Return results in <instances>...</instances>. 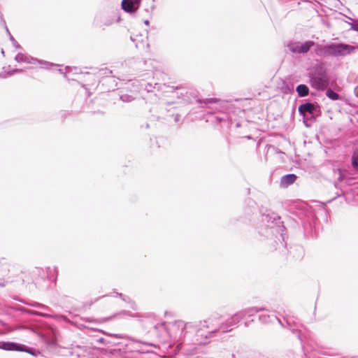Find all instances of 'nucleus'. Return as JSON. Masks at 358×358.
<instances>
[{"label": "nucleus", "mask_w": 358, "mask_h": 358, "mask_svg": "<svg viewBox=\"0 0 358 358\" xmlns=\"http://www.w3.org/2000/svg\"><path fill=\"white\" fill-rule=\"evenodd\" d=\"M220 316L215 315L199 324L185 323L183 321H175L170 327L174 339L177 341L178 350L185 348L188 355H193L196 345H206L210 338L218 331L224 333L231 331L243 320L237 312L224 322H215Z\"/></svg>", "instance_id": "f257e3e1"}, {"label": "nucleus", "mask_w": 358, "mask_h": 358, "mask_svg": "<svg viewBox=\"0 0 358 358\" xmlns=\"http://www.w3.org/2000/svg\"><path fill=\"white\" fill-rule=\"evenodd\" d=\"M357 47L343 43H331L318 48L317 54L324 57H338L350 55Z\"/></svg>", "instance_id": "f03ea898"}, {"label": "nucleus", "mask_w": 358, "mask_h": 358, "mask_svg": "<svg viewBox=\"0 0 358 358\" xmlns=\"http://www.w3.org/2000/svg\"><path fill=\"white\" fill-rule=\"evenodd\" d=\"M262 221L263 222H266L268 224L266 228V236H268L269 234H272L278 241H285L284 232L285 227L282 225V222L280 221V217L273 214L263 215Z\"/></svg>", "instance_id": "7ed1b4c3"}, {"label": "nucleus", "mask_w": 358, "mask_h": 358, "mask_svg": "<svg viewBox=\"0 0 358 358\" xmlns=\"http://www.w3.org/2000/svg\"><path fill=\"white\" fill-rule=\"evenodd\" d=\"M310 84L317 90H323L329 85V78L326 71L320 68L310 73Z\"/></svg>", "instance_id": "20e7f679"}, {"label": "nucleus", "mask_w": 358, "mask_h": 358, "mask_svg": "<svg viewBox=\"0 0 358 358\" xmlns=\"http://www.w3.org/2000/svg\"><path fill=\"white\" fill-rule=\"evenodd\" d=\"M48 269H44L43 268L36 267L34 268L31 273V277L32 280V283L37 288H41L43 287L44 283H47L48 282Z\"/></svg>", "instance_id": "39448f33"}, {"label": "nucleus", "mask_w": 358, "mask_h": 358, "mask_svg": "<svg viewBox=\"0 0 358 358\" xmlns=\"http://www.w3.org/2000/svg\"><path fill=\"white\" fill-rule=\"evenodd\" d=\"M315 45V43L313 41H307L304 43L292 41L288 43L287 48L292 53L304 54L307 53Z\"/></svg>", "instance_id": "423d86ee"}, {"label": "nucleus", "mask_w": 358, "mask_h": 358, "mask_svg": "<svg viewBox=\"0 0 358 358\" xmlns=\"http://www.w3.org/2000/svg\"><path fill=\"white\" fill-rule=\"evenodd\" d=\"M299 113L303 119H305L306 113L314 117L320 115V107L317 103L306 102L299 105Z\"/></svg>", "instance_id": "0eeeda50"}, {"label": "nucleus", "mask_w": 358, "mask_h": 358, "mask_svg": "<svg viewBox=\"0 0 358 358\" xmlns=\"http://www.w3.org/2000/svg\"><path fill=\"white\" fill-rule=\"evenodd\" d=\"M15 60L18 63L24 62V63H27V64H31L38 63L39 64L41 65L42 68H45V69H48L50 66H57L56 64H54L52 63H50V62H48L46 61H43V60H39V59L34 58L30 55H25L23 53H18L15 57Z\"/></svg>", "instance_id": "6e6552de"}, {"label": "nucleus", "mask_w": 358, "mask_h": 358, "mask_svg": "<svg viewBox=\"0 0 358 358\" xmlns=\"http://www.w3.org/2000/svg\"><path fill=\"white\" fill-rule=\"evenodd\" d=\"M0 349L9 351L26 352L32 355H36V352L35 349L27 348L24 345L15 342H1L0 343Z\"/></svg>", "instance_id": "1a4fd4ad"}, {"label": "nucleus", "mask_w": 358, "mask_h": 358, "mask_svg": "<svg viewBox=\"0 0 358 358\" xmlns=\"http://www.w3.org/2000/svg\"><path fill=\"white\" fill-rule=\"evenodd\" d=\"M197 101L203 106L208 107L212 110L222 111L226 108L227 102L216 98H209L203 100L198 99Z\"/></svg>", "instance_id": "9d476101"}, {"label": "nucleus", "mask_w": 358, "mask_h": 358, "mask_svg": "<svg viewBox=\"0 0 358 358\" xmlns=\"http://www.w3.org/2000/svg\"><path fill=\"white\" fill-rule=\"evenodd\" d=\"M22 311L24 313H27L31 315H36V316H41V317H45V318H53L55 320H61L63 321H67L66 317L63 315H60V314H51L49 313H42V312H38L36 310L26 309V308L22 309Z\"/></svg>", "instance_id": "9b49d317"}, {"label": "nucleus", "mask_w": 358, "mask_h": 358, "mask_svg": "<svg viewBox=\"0 0 358 358\" xmlns=\"http://www.w3.org/2000/svg\"><path fill=\"white\" fill-rule=\"evenodd\" d=\"M38 337L48 345H54L56 344L57 339L53 331L50 330L46 333L43 332H36Z\"/></svg>", "instance_id": "f8f14e48"}, {"label": "nucleus", "mask_w": 358, "mask_h": 358, "mask_svg": "<svg viewBox=\"0 0 358 358\" xmlns=\"http://www.w3.org/2000/svg\"><path fill=\"white\" fill-rule=\"evenodd\" d=\"M141 0H122V8L127 13H134L140 6Z\"/></svg>", "instance_id": "ddd939ff"}, {"label": "nucleus", "mask_w": 358, "mask_h": 358, "mask_svg": "<svg viewBox=\"0 0 358 358\" xmlns=\"http://www.w3.org/2000/svg\"><path fill=\"white\" fill-rule=\"evenodd\" d=\"M115 22V20L106 15H99L96 17L94 23L96 26L104 29L106 27L110 26Z\"/></svg>", "instance_id": "4468645a"}, {"label": "nucleus", "mask_w": 358, "mask_h": 358, "mask_svg": "<svg viewBox=\"0 0 358 358\" xmlns=\"http://www.w3.org/2000/svg\"><path fill=\"white\" fill-rule=\"evenodd\" d=\"M265 310L264 308L250 307L238 311L243 320L246 317H252L260 311Z\"/></svg>", "instance_id": "2eb2a0df"}, {"label": "nucleus", "mask_w": 358, "mask_h": 358, "mask_svg": "<svg viewBox=\"0 0 358 358\" xmlns=\"http://www.w3.org/2000/svg\"><path fill=\"white\" fill-rule=\"evenodd\" d=\"M297 178V176L294 173H289L283 176L280 180V185L282 187H287L293 184Z\"/></svg>", "instance_id": "dca6fc26"}, {"label": "nucleus", "mask_w": 358, "mask_h": 358, "mask_svg": "<svg viewBox=\"0 0 358 358\" xmlns=\"http://www.w3.org/2000/svg\"><path fill=\"white\" fill-rule=\"evenodd\" d=\"M271 318H274L275 320H278V322L280 324V325L283 327H285V325L282 323V322L281 321V320H280L279 318H278L275 315H259V320L263 322V323H267V322H272V319Z\"/></svg>", "instance_id": "f3484780"}, {"label": "nucleus", "mask_w": 358, "mask_h": 358, "mask_svg": "<svg viewBox=\"0 0 358 358\" xmlns=\"http://www.w3.org/2000/svg\"><path fill=\"white\" fill-rule=\"evenodd\" d=\"M296 91L298 93L299 96L300 97L306 96L309 94V89L308 86L305 84L299 85L296 88Z\"/></svg>", "instance_id": "a211bd4d"}, {"label": "nucleus", "mask_w": 358, "mask_h": 358, "mask_svg": "<svg viewBox=\"0 0 358 358\" xmlns=\"http://www.w3.org/2000/svg\"><path fill=\"white\" fill-rule=\"evenodd\" d=\"M326 96L329 99H330L331 100H333V101H337V100L341 99V96L337 92H334L331 89H328L326 91Z\"/></svg>", "instance_id": "6ab92c4d"}, {"label": "nucleus", "mask_w": 358, "mask_h": 358, "mask_svg": "<svg viewBox=\"0 0 358 358\" xmlns=\"http://www.w3.org/2000/svg\"><path fill=\"white\" fill-rule=\"evenodd\" d=\"M284 320H285L286 322V324L287 325L291 328V331L292 332L295 334L298 338L301 341H302V338H301V331H299L298 329H294V328H292V322L291 321H289V320L287 319H285L284 318Z\"/></svg>", "instance_id": "aec40b11"}, {"label": "nucleus", "mask_w": 358, "mask_h": 358, "mask_svg": "<svg viewBox=\"0 0 358 358\" xmlns=\"http://www.w3.org/2000/svg\"><path fill=\"white\" fill-rule=\"evenodd\" d=\"M58 71L60 73H64L65 75L67 73H69L71 72H73V71H75V73H77L78 68L77 67L66 66L64 69H59Z\"/></svg>", "instance_id": "412c9836"}, {"label": "nucleus", "mask_w": 358, "mask_h": 358, "mask_svg": "<svg viewBox=\"0 0 358 358\" xmlns=\"http://www.w3.org/2000/svg\"><path fill=\"white\" fill-rule=\"evenodd\" d=\"M23 303L29 306L37 308H47L46 305H44L43 303H38L36 301H27V302L24 301Z\"/></svg>", "instance_id": "4be33fe9"}, {"label": "nucleus", "mask_w": 358, "mask_h": 358, "mask_svg": "<svg viewBox=\"0 0 358 358\" xmlns=\"http://www.w3.org/2000/svg\"><path fill=\"white\" fill-rule=\"evenodd\" d=\"M7 35L9 37V39L10 41L12 42L13 43V45L17 48V49H20L21 48V46L17 42V41L14 38V37L12 36V34H10L9 29H7V31H6Z\"/></svg>", "instance_id": "5701e85b"}, {"label": "nucleus", "mask_w": 358, "mask_h": 358, "mask_svg": "<svg viewBox=\"0 0 358 358\" xmlns=\"http://www.w3.org/2000/svg\"><path fill=\"white\" fill-rule=\"evenodd\" d=\"M120 99L121 101L125 103H129L134 100V97L133 96L127 94H121L120 96Z\"/></svg>", "instance_id": "b1692460"}, {"label": "nucleus", "mask_w": 358, "mask_h": 358, "mask_svg": "<svg viewBox=\"0 0 358 358\" xmlns=\"http://www.w3.org/2000/svg\"><path fill=\"white\" fill-rule=\"evenodd\" d=\"M352 166L355 169L358 171V155L355 157L352 156Z\"/></svg>", "instance_id": "393cba45"}, {"label": "nucleus", "mask_w": 358, "mask_h": 358, "mask_svg": "<svg viewBox=\"0 0 358 358\" xmlns=\"http://www.w3.org/2000/svg\"><path fill=\"white\" fill-rule=\"evenodd\" d=\"M138 37V36H130V39L131 41H132L133 42H136L137 41L136 43H135V46L136 48H138V42L140 41V40H138L137 38ZM140 38H142V35H140L139 36ZM141 41L142 42L143 41V38H141Z\"/></svg>", "instance_id": "a878e982"}, {"label": "nucleus", "mask_w": 358, "mask_h": 358, "mask_svg": "<svg viewBox=\"0 0 358 358\" xmlns=\"http://www.w3.org/2000/svg\"><path fill=\"white\" fill-rule=\"evenodd\" d=\"M171 117H173L174 122L178 123L180 121V115L178 113H172L170 115Z\"/></svg>", "instance_id": "bb28decb"}, {"label": "nucleus", "mask_w": 358, "mask_h": 358, "mask_svg": "<svg viewBox=\"0 0 358 358\" xmlns=\"http://www.w3.org/2000/svg\"><path fill=\"white\" fill-rule=\"evenodd\" d=\"M0 24L4 28L6 31H7V29H8V28L6 25V21L3 19L1 13H0Z\"/></svg>", "instance_id": "cd10ccee"}, {"label": "nucleus", "mask_w": 358, "mask_h": 358, "mask_svg": "<svg viewBox=\"0 0 358 358\" xmlns=\"http://www.w3.org/2000/svg\"><path fill=\"white\" fill-rule=\"evenodd\" d=\"M23 72V70L21 69H13L11 71H8L9 76H13L15 73H21Z\"/></svg>", "instance_id": "c85d7f7f"}, {"label": "nucleus", "mask_w": 358, "mask_h": 358, "mask_svg": "<svg viewBox=\"0 0 358 358\" xmlns=\"http://www.w3.org/2000/svg\"><path fill=\"white\" fill-rule=\"evenodd\" d=\"M351 29L358 32V20L351 24Z\"/></svg>", "instance_id": "c756f323"}, {"label": "nucleus", "mask_w": 358, "mask_h": 358, "mask_svg": "<svg viewBox=\"0 0 358 358\" xmlns=\"http://www.w3.org/2000/svg\"><path fill=\"white\" fill-rule=\"evenodd\" d=\"M100 72L102 75H108L112 73V71L107 68L101 69Z\"/></svg>", "instance_id": "7c9ffc66"}, {"label": "nucleus", "mask_w": 358, "mask_h": 358, "mask_svg": "<svg viewBox=\"0 0 358 358\" xmlns=\"http://www.w3.org/2000/svg\"><path fill=\"white\" fill-rule=\"evenodd\" d=\"M117 296H119L124 301H127V299H129V297L123 296L121 293L117 292Z\"/></svg>", "instance_id": "2f4dec72"}, {"label": "nucleus", "mask_w": 358, "mask_h": 358, "mask_svg": "<svg viewBox=\"0 0 358 358\" xmlns=\"http://www.w3.org/2000/svg\"><path fill=\"white\" fill-rule=\"evenodd\" d=\"M226 117H227V116L225 115L222 116V117H220V116H217L216 117L217 120L219 122H222V121L225 120Z\"/></svg>", "instance_id": "473e14b6"}, {"label": "nucleus", "mask_w": 358, "mask_h": 358, "mask_svg": "<svg viewBox=\"0 0 358 358\" xmlns=\"http://www.w3.org/2000/svg\"><path fill=\"white\" fill-rule=\"evenodd\" d=\"M8 72H1L0 73V78H6L7 76H8Z\"/></svg>", "instance_id": "72a5a7b5"}, {"label": "nucleus", "mask_w": 358, "mask_h": 358, "mask_svg": "<svg viewBox=\"0 0 358 358\" xmlns=\"http://www.w3.org/2000/svg\"><path fill=\"white\" fill-rule=\"evenodd\" d=\"M343 179H344V176L342 174L341 170H339V177L338 178V180L341 182L343 180Z\"/></svg>", "instance_id": "f704fd0d"}, {"label": "nucleus", "mask_w": 358, "mask_h": 358, "mask_svg": "<svg viewBox=\"0 0 358 358\" xmlns=\"http://www.w3.org/2000/svg\"><path fill=\"white\" fill-rule=\"evenodd\" d=\"M142 354H143V352H138L136 353V355L134 356V358H142V357H141V356H142Z\"/></svg>", "instance_id": "c9c22d12"}, {"label": "nucleus", "mask_w": 358, "mask_h": 358, "mask_svg": "<svg viewBox=\"0 0 358 358\" xmlns=\"http://www.w3.org/2000/svg\"><path fill=\"white\" fill-rule=\"evenodd\" d=\"M46 308H41V309L43 310H46L48 312H51L52 311L51 308L49 306H46Z\"/></svg>", "instance_id": "e433bc0d"}, {"label": "nucleus", "mask_w": 358, "mask_h": 358, "mask_svg": "<svg viewBox=\"0 0 358 358\" xmlns=\"http://www.w3.org/2000/svg\"><path fill=\"white\" fill-rule=\"evenodd\" d=\"M108 296V295H103V296H99V297H98V298L95 300V301H98L99 299H101V298H103V297Z\"/></svg>", "instance_id": "4c0bfd02"}, {"label": "nucleus", "mask_w": 358, "mask_h": 358, "mask_svg": "<svg viewBox=\"0 0 358 358\" xmlns=\"http://www.w3.org/2000/svg\"><path fill=\"white\" fill-rule=\"evenodd\" d=\"M144 23H145V24H149V20H145L144 21Z\"/></svg>", "instance_id": "58836bf2"}, {"label": "nucleus", "mask_w": 358, "mask_h": 358, "mask_svg": "<svg viewBox=\"0 0 358 358\" xmlns=\"http://www.w3.org/2000/svg\"><path fill=\"white\" fill-rule=\"evenodd\" d=\"M145 128H147V129H148V128H149V124H148V123H147V124H145Z\"/></svg>", "instance_id": "ea45409f"}, {"label": "nucleus", "mask_w": 358, "mask_h": 358, "mask_svg": "<svg viewBox=\"0 0 358 358\" xmlns=\"http://www.w3.org/2000/svg\"><path fill=\"white\" fill-rule=\"evenodd\" d=\"M245 327H248V322H245Z\"/></svg>", "instance_id": "a19ab883"}, {"label": "nucleus", "mask_w": 358, "mask_h": 358, "mask_svg": "<svg viewBox=\"0 0 358 358\" xmlns=\"http://www.w3.org/2000/svg\"><path fill=\"white\" fill-rule=\"evenodd\" d=\"M335 187L337 188L338 187V184L337 183H335Z\"/></svg>", "instance_id": "79ce46f5"}, {"label": "nucleus", "mask_w": 358, "mask_h": 358, "mask_svg": "<svg viewBox=\"0 0 358 358\" xmlns=\"http://www.w3.org/2000/svg\"><path fill=\"white\" fill-rule=\"evenodd\" d=\"M231 357H232V358H234V357H235L234 354H232V355H231Z\"/></svg>", "instance_id": "37998d69"}, {"label": "nucleus", "mask_w": 358, "mask_h": 358, "mask_svg": "<svg viewBox=\"0 0 358 358\" xmlns=\"http://www.w3.org/2000/svg\"><path fill=\"white\" fill-rule=\"evenodd\" d=\"M1 54H3V55L4 54L3 50H1Z\"/></svg>", "instance_id": "c03bdc74"}, {"label": "nucleus", "mask_w": 358, "mask_h": 358, "mask_svg": "<svg viewBox=\"0 0 358 358\" xmlns=\"http://www.w3.org/2000/svg\"><path fill=\"white\" fill-rule=\"evenodd\" d=\"M166 110H167L168 112H169V111L171 110V109H170V108H166Z\"/></svg>", "instance_id": "a18cd8bd"}, {"label": "nucleus", "mask_w": 358, "mask_h": 358, "mask_svg": "<svg viewBox=\"0 0 358 358\" xmlns=\"http://www.w3.org/2000/svg\"><path fill=\"white\" fill-rule=\"evenodd\" d=\"M132 309H136V308L132 305L131 306Z\"/></svg>", "instance_id": "49530a36"}, {"label": "nucleus", "mask_w": 358, "mask_h": 358, "mask_svg": "<svg viewBox=\"0 0 358 358\" xmlns=\"http://www.w3.org/2000/svg\"><path fill=\"white\" fill-rule=\"evenodd\" d=\"M174 89H180V87H176Z\"/></svg>", "instance_id": "de8ad7c7"}, {"label": "nucleus", "mask_w": 358, "mask_h": 358, "mask_svg": "<svg viewBox=\"0 0 358 358\" xmlns=\"http://www.w3.org/2000/svg\"><path fill=\"white\" fill-rule=\"evenodd\" d=\"M148 345H152V343H146Z\"/></svg>", "instance_id": "09e8293b"}, {"label": "nucleus", "mask_w": 358, "mask_h": 358, "mask_svg": "<svg viewBox=\"0 0 358 358\" xmlns=\"http://www.w3.org/2000/svg\"><path fill=\"white\" fill-rule=\"evenodd\" d=\"M357 49H358V46H357Z\"/></svg>", "instance_id": "8fccbe9b"}]
</instances>
